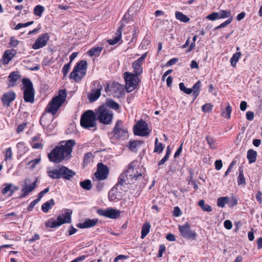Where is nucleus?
<instances>
[{"mask_svg": "<svg viewBox=\"0 0 262 262\" xmlns=\"http://www.w3.org/2000/svg\"><path fill=\"white\" fill-rule=\"evenodd\" d=\"M213 108V105L210 103H206L203 105L202 107V110L205 113H210Z\"/></svg>", "mask_w": 262, "mask_h": 262, "instance_id": "49530a36", "label": "nucleus"}, {"mask_svg": "<svg viewBox=\"0 0 262 262\" xmlns=\"http://www.w3.org/2000/svg\"><path fill=\"white\" fill-rule=\"evenodd\" d=\"M257 152L253 149H249L247 152V159L249 160V163L251 164L255 162L256 160Z\"/></svg>", "mask_w": 262, "mask_h": 262, "instance_id": "c756f323", "label": "nucleus"}, {"mask_svg": "<svg viewBox=\"0 0 262 262\" xmlns=\"http://www.w3.org/2000/svg\"><path fill=\"white\" fill-rule=\"evenodd\" d=\"M96 120L95 112L92 110H88L81 115L80 125L84 128H93V130H96L97 129Z\"/></svg>", "mask_w": 262, "mask_h": 262, "instance_id": "20e7f679", "label": "nucleus"}, {"mask_svg": "<svg viewBox=\"0 0 262 262\" xmlns=\"http://www.w3.org/2000/svg\"><path fill=\"white\" fill-rule=\"evenodd\" d=\"M179 88L181 91H183L185 93L187 94H190L192 93V91L189 88H187L185 87L184 83L181 82L179 84Z\"/></svg>", "mask_w": 262, "mask_h": 262, "instance_id": "a18cd8bd", "label": "nucleus"}, {"mask_svg": "<svg viewBox=\"0 0 262 262\" xmlns=\"http://www.w3.org/2000/svg\"><path fill=\"white\" fill-rule=\"evenodd\" d=\"M130 183H131V182L128 179V174L122 172L120 174L118 179V181L115 186L114 188L119 189L121 190L127 191V185Z\"/></svg>", "mask_w": 262, "mask_h": 262, "instance_id": "4468645a", "label": "nucleus"}, {"mask_svg": "<svg viewBox=\"0 0 262 262\" xmlns=\"http://www.w3.org/2000/svg\"><path fill=\"white\" fill-rule=\"evenodd\" d=\"M150 228V225L149 223L146 222L144 224L141 230V238L143 239L149 233Z\"/></svg>", "mask_w": 262, "mask_h": 262, "instance_id": "7c9ffc66", "label": "nucleus"}, {"mask_svg": "<svg viewBox=\"0 0 262 262\" xmlns=\"http://www.w3.org/2000/svg\"><path fill=\"white\" fill-rule=\"evenodd\" d=\"M123 173L128 174V179L131 183L137 180L142 177L141 173L139 172L137 169H135L134 162H132L128 165L127 169L124 170Z\"/></svg>", "mask_w": 262, "mask_h": 262, "instance_id": "f8f14e48", "label": "nucleus"}, {"mask_svg": "<svg viewBox=\"0 0 262 262\" xmlns=\"http://www.w3.org/2000/svg\"><path fill=\"white\" fill-rule=\"evenodd\" d=\"M97 222L98 219H88L82 223L78 224L77 227L80 229L91 228L95 226Z\"/></svg>", "mask_w": 262, "mask_h": 262, "instance_id": "412c9836", "label": "nucleus"}, {"mask_svg": "<svg viewBox=\"0 0 262 262\" xmlns=\"http://www.w3.org/2000/svg\"><path fill=\"white\" fill-rule=\"evenodd\" d=\"M87 62L85 60H81L78 62L71 73L69 78L76 82L81 80L86 73Z\"/></svg>", "mask_w": 262, "mask_h": 262, "instance_id": "39448f33", "label": "nucleus"}, {"mask_svg": "<svg viewBox=\"0 0 262 262\" xmlns=\"http://www.w3.org/2000/svg\"><path fill=\"white\" fill-rule=\"evenodd\" d=\"M158 139L156 138L155 141V147L154 149L155 152H161L163 150V145L162 143H158Z\"/></svg>", "mask_w": 262, "mask_h": 262, "instance_id": "c03bdc74", "label": "nucleus"}, {"mask_svg": "<svg viewBox=\"0 0 262 262\" xmlns=\"http://www.w3.org/2000/svg\"><path fill=\"white\" fill-rule=\"evenodd\" d=\"M224 225L225 228L228 230H230L232 228V223L230 220H227L225 221Z\"/></svg>", "mask_w": 262, "mask_h": 262, "instance_id": "bf43d9fd", "label": "nucleus"}, {"mask_svg": "<svg viewBox=\"0 0 262 262\" xmlns=\"http://www.w3.org/2000/svg\"><path fill=\"white\" fill-rule=\"evenodd\" d=\"M18 40L15 39L13 37H12L10 39V45L13 47H16L18 44Z\"/></svg>", "mask_w": 262, "mask_h": 262, "instance_id": "052dcab7", "label": "nucleus"}, {"mask_svg": "<svg viewBox=\"0 0 262 262\" xmlns=\"http://www.w3.org/2000/svg\"><path fill=\"white\" fill-rule=\"evenodd\" d=\"M37 180L34 182L31 185H25L21 189L22 194L20 198H23L27 196L30 192L32 191L36 186Z\"/></svg>", "mask_w": 262, "mask_h": 262, "instance_id": "4be33fe9", "label": "nucleus"}, {"mask_svg": "<svg viewBox=\"0 0 262 262\" xmlns=\"http://www.w3.org/2000/svg\"><path fill=\"white\" fill-rule=\"evenodd\" d=\"M218 14L219 19L232 17L230 11L222 10Z\"/></svg>", "mask_w": 262, "mask_h": 262, "instance_id": "a19ab883", "label": "nucleus"}, {"mask_svg": "<svg viewBox=\"0 0 262 262\" xmlns=\"http://www.w3.org/2000/svg\"><path fill=\"white\" fill-rule=\"evenodd\" d=\"M97 212L101 216L113 219H117L120 215V211L119 210L112 208H108L105 210L100 209L97 210Z\"/></svg>", "mask_w": 262, "mask_h": 262, "instance_id": "ddd939ff", "label": "nucleus"}, {"mask_svg": "<svg viewBox=\"0 0 262 262\" xmlns=\"http://www.w3.org/2000/svg\"><path fill=\"white\" fill-rule=\"evenodd\" d=\"M246 118L249 121L253 120L254 119V113L252 112L248 111L246 113Z\"/></svg>", "mask_w": 262, "mask_h": 262, "instance_id": "0e129e2a", "label": "nucleus"}, {"mask_svg": "<svg viewBox=\"0 0 262 262\" xmlns=\"http://www.w3.org/2000/svg\"><path fill=\"white\" fill-rule=\"evenodd\" d=\"M44 11V7L41 5H37L34 9V14L36 16L41 17Z\"/></svg>", "mask_w": 262, "mask_h": 262, "instance_id": "e433bc0d", "label": "nucleus"}, {"mask_svg": "<svg viewBox=\"0 0 262 262\" xmlns=\"http://www.w3.org/2000/svg\"><path fill=\"white\" fill-rule=\"evenodd\" d=\"M142 62L138 59L134 61L132 66L135 73L134 74L138 76L142 73Z\"/></svg>", "mask_w": 262, "mask_h": 262, "instance_id": "393cba45", "label": "nucleus"}, {"mask_svg": "<svg viewBox=\"0 0 262 262\" xmlns=\"http://www.w3.org/2000/svg\"><path fill=\"white\" fill-rule=\"evenodd\" d=\"M149 132L147 123L142 119L138 121L134 127V133L137 136H147Z\"/></svg>", "mask_w": 262, "mask_h": 262, "instance_id": "9d476101", "label": "nucleus"}, {"mask_svg": "<svg viewBox=\"0 0 262 262\" xmlns=\"http://www.w3.org/2000/svg\"><path fill=\"white\" fill-rule=\"evenodd\" d=\"M72 212V210L68 209H66L64 214L58 216L57 217L56 221L47 223L46 226L51 228H56L64 223H70L71 222V215Z\"/></svg>", "mask_w": 262, "mask_h": 262, "instance_id": "0eeeda50", "label": "nucleus"}, {"mask_svg": "<svg viewBox=\"0 0 262 262\" xmlns=\"http://www.w3.org/2000/svg\"><path fill=\"white\" fill-rule=\"evenodd\" d=\"M215 169L219 170L221 169L223 166L222 161L221 160H216L215 162Z\"/></svg>", "mask_w": 262, "mask_h": 262, "instance_id": "e2e57ef3", "label": "nucleus"}, {"mask_svg": "<svg viewBox=\"0 0 262 262\" xmlns=\"http://www.w3.org/2000/svg\"><path fill=\"white\" fill-rule=\"evenodd\" d=\"M105 105L107 106L109 109L112 108L115 110H117L119 108V104L112 100H107Z\"/></svg>", "mask_w": 262, "mask_h": 262, "instance_id": "f704fd0d", "label": "nucleus"}, {"mask_svg": "<svg viewBox=\"0 0 262 262\" xmlns=\"http://www.w3.org/2000/svg\"><path fill=\"white\" fill-rule=\"evenodd\" d=\"M201 82L200 80L198 81L192 87L190 88L192 91V95L195 99L199 95L201 90Z\"/></svg>", "mask_w": 262, "mask_h": 262, "instance_id": "bb28decb", "label": "nucleus"}, {"mask_svg": "<svg viewBox=\"0 0 262 262\" xmlns=\"http://www.w3.org/2000/svg\"><path fill=\"white\" fill-rule=\"evenodd\" d=\"M97 84V88L93 89L91 93L89 95V100L90 102L95 101L100 96L102 86L98 82H95L94 85Z\"/></svg>", "mask_w": 262, "mask_h": 262, "instance_id": "a211bd4d", "label": "nucleus"}, {"mask_svg": "<svg viewBox=\"0 0 262 262\" xmlns=\"http://www.w3.org/2000/svg\"><path fill=\"white\" fill-rule=\"evenodd\" d=\"M61 145L56 146L48 154L50 161L54 163H60L63 160H68L71 158L73 147L76 145L74 140L71 139L61 142Z\"/></svg>", "mask_w": 262, "mask_h": 262, "instance_id": "f257e3e1", "label": "nucleus"}, {"mask_svg": "<svg viewBox=\"0 0 262 262\" xmlns=\"http://www.w3.org/2000/svg\"><path fill=\"white\" fill-rule=\"evenodd\" d=\"M122 125V122L118 120L113 129V133L114 136L117 138H120L125 136V134L127 133V130L121 128Z\"/></svg>", "mask_w": 262, "mask_h": 262, "instance_id": "6ab92c4d", "label": "nucleus"}, {"mask_svg": "<svg viewBox=\"0 0 262 262\" xmlns=\"http://www.w3.org/2000/svg\"><path fill=\"white\" fill-rule=\"evenodd\" d=\"M80 186L84 189L90 190L92 187V182L90 180H85L80 182Z\"/></svg>", "mask_w": 262, "mask_h": 262, "instance_id": "c9c22d12", "label": "nucleus"}, {"mask_svg": "<svg viewBox=\"0 0 262 262\" xmlns=\"http://www.w3.org/2000/svg\"><path fill=\"white\" fill-rule=\"evenodd\" d=\"M16 54V51L14 50H6L3 56L2 62L3 64H7L12 59Z\"/></svg>", "mask_w": 262, "mask_h": 262, "instance_id": "5701e85b", "label": "nucleus"}, {"mask_svg": "<svg viewBox=\"0 0 262 262\" xmlns=\"http://www.w3.org/2000/svg\"><path fill=\"white\" fill-rule=\"evenodd\" d=\"M166 239L171 242H173L176 240V237L174 234L172 233H168L166 237Z\"/></svg>", "mask_w": 262, "mask_h": 262, "instance_id": "774afa93", "label": "nucleus"}, {"mask_svg": "<svg viewBox=\"0 0 262 262\" xmlns=\"http://www.w3.org/2000/svg\"><path fill=\"white\" fill-rule=\"evenodd\" d=\"M20 75L18 72H13L9 76V83L8 84L9 86L13 87L17 84V80H18Z\"/></svg>", "mask_w": 262, "mask_h": 262, "instance_id": "b1692460", "label": "nucleus"}, {"mask_svg": "<svg viewBox=\"0 0 262 262\" xmlns=\"http://www.w3.org/2000/svg\"><path fill=\"white\" fill-rule=\"evenodd\" d=\"M76 174L75 172L64 166H60V179L70 180Z\"/></svg>", "mask_w": 262, "mask_h": 262, "instance_id": "dca6fc26", "label": "nucleus"}, {"mask_svg": "<svg viewBox=\"0 0 262 262\" xmlns=\"http://www.w3.org/2000/svg\"><path fill=\"white\" fill-rule=\"evenodd\" d=\"M232 112V107L229 104L227 106L225 110L222 113V115L227 119L230 118V115Z\"/></svg>", "mask_w": 262, "mask_h": 262, "instance_id": "79ce46f5", "label": "nucleus"}, {"mask_svg": "<svg viewBox=\"0 0 262 262\" xmlns=\"http://www.w3.org/2000/svg\"><path fill=\"white\" fill-rule=\"evenodd\" d=\"M179 59L177 58H173L170 59L166 63V66H171L178 61Z\"/></svg>", "mask_w": 262, "mask_h": 262, "instance_id": "69168bd1", "label": "nucleus"}, {"mask_svg": "<svg viewBox=\"0 0 262 262\" xmlns=\"http://www.w3.org/2000/svg\"><path fill=\"white\" fill-rule=\"evenodd\" d=\"M33 23H34V21H29V22H28L27 23H24V24H23V23L18 24L15 26V30H18V29H20L21 28L28 27V26L33 24Z\"/></svg>", "mask_w": 262, "mask_h": 262, "instance_id": "8fccbe9b", "label": "nucleus"}, {"mask_svg": "<svg viewBox=\"0 0 262 262\" xmlns=\"http://www.w3.org/2000/svg\"><path fill=\"white\" fill-rule=\"evenodd\" d=\"M108 174V167L101 163H99L97 165V169L94 173V177H93V181L104 180L107 177Z\"/></svg>", "mask_w": 262, "mask_h": 262, "instance_id": "9b49d317", "label": "nucleus"}, {"mask_svg": "<svg viewBox=\"0 0 262 262\" xmlns=\"http://www.w3.org/2000/svg\"><path fill=\"white\" fill-rule=\"evenodd\" d=\"M24 85V99L26 102L33 103L34 102L35 90L31 81L28 78L22 80Z\"/></svg>", "mask_w": 262, "mask_h": 262, "instance_id": "423d86ee", "label": "nucleus"}, {"mask_svg": "<svg viewBox=\"0 0 262 262\" xmlns=\"http://www.w3.org/2000/svg\"><path fill=\"white\" fill-rule=\"evenodd\" d=\"M47 172L48 176L52 179H60V166L57 168L48 169Z\"/></svg>", "mask_w": 262, "mask_h": 262, "instance_id": "a878e982", "label": "nucleus"}, {"mask_svg": "<svg viewBox=\"0 0 262 262\" xmlns=\"http://www.w3.org/2000/svg\"><path fill=\"white\" fill-rule=\"evenodd\" d=\"M55 205L54 200L51 199L49 201L46 202L42 205L41 209L45 213H47Z\"/></svg>", "mask_w": 262, "mask_h": 262, "instance_id": "cd10ccee", "label": "nucleus"}, {"mask_svg": "<svg viewBox=\"0 0 262 262\" xmlns=\"http://www.w3.org/2000/svg\"><path fill=\"white\" fill-rule=\"evenodd\" d=\"M242 53L240 52H238L234 54L232 57L230 59V63L232 67H235L238 62Z\"/></svg>", "mask_w": 262, "mask_h": 262, "instance_id": "473e14b6", "label": "nucleus"}, {"mask_svg": "<svg viewBox=\"0 0 262 262\" xmlns=\"http://www.w3.org/2000/svg\"><path fill=\"white\" fill-rule=\"evenodd\" d=\"M12 152L11 148L9 147L8 148H7L6 151L5 159V160L6 161H7L8 160H11L12 159Z\"/></svg>", "mask_w": 262, "mask_h": 262, "instance_id": "864d4df0", "label": "nucleus"}, {"mask_svg": "<svg viewBox=\"0 0 262 262\" xmlns=\"http://www.w3.org/2000/svg\"><path fill=\"white\" fill-rule=\"evenodd\" d=\"M97 120L101 123L108 125L112 123L114 114L107 106L102 105L95 110Z\"/></svg>", "mask_w": 262, "mask_h": 262, "instance_id": "7ed1b4c3", "label": "nucleus"}, {"mask_svg": "<svg viewBox=\"0 0 262 262\" xmlns=\"http://www.w3.org/2000/svg\"><path fill=\"white\" fill-rule=\"evenodd\" d=\"M199 205L201 207L203 211H206L207 212H211L212 211L211 207L208 204H205V201L203 200H202L199 202Z\"/></svg>", "mask_w": 262, "mask_h": 262, "instance_id": "ea45409f", "label": "nucleus"}, {"mask_svg": "<svg viewBox=\"0 0 262 262\" xmlns=\"http://www.w3.org/2000/svg\"><path fill=\"white\" fill-rule=\"evenodd\" d=\"M40 159H35L29 161L27 165L29 166L30 168L34 169L35 166L40 162Z\"/></svg>", "mask_w": 262, "mask_h": 262, "instance_id": "de8ad7c7", "label": "nucleus"}, {"mask_svg": "<svg viewBox=\"0 0 262 262\" xmlns=\"http://www.w3.org/2000/svg\"><path fill=\"white\" fill-rule=\"evenodd\" d=\"M71 66V63L69 62V63L66 64L64 65L63 69H62V73L63 74V78L66 77V76L67 75V74L69 72V71L70 70Z\"/></svg>", "mask_w": 262, "mask_h": 262, "instance_id": "3c124183", "label": "nucleus"}, {"mask_svg": "<svg viewBox=\"0 0 262 262\" xmlns=\"http://www.w3.org/2000/svg\"><path fill=\"white\" fill-rule=\"evenodd\" d=\"M173 215L176 217L180 216L182 214V211L179 207H175L173 211Z\"/></svg>", "mask_w": 262, "mask_h": 262, "instance_id": "13d9d810", "label": "nucleus"}, {"mask_svg": "<svg viewBox=\"0 0 262 262\" xmlns=\"http://www.w3.org/2000/svg\"><path fill=\"white\" fill-rule=\"evenodd\" d=\"M237 184L238 185L246 184V180L244 176L243 170L242 168L239 169V175L237 178Z\"/></svg>", "mask_w": 262, "mask_h": 262, "instance_id": "4c0bfd02", "label": "nucleus"}, {"mask_svg": "<svg viewBox=\"0 0 262 262\" xmlns=\"http://www.w3.org/2000/svg\"><path fill=\"white\" fill-rule=\"evenodd\" d=\"M179 230L181 235L185 238L195 239L196 238V233L191 229V226L188 223L183 225H179Z\"/></svg>", "mask_w": 262, "mask_h": 262, "instance_id": "1a4fd4ad", "label": "nucleus"}, {"mask_svg": "<svg viewBox=\"0 0 262 262\" xmlns=\"http://www.w3.org/2000/svg\"><path fill=\"white\" fill-rule=\"evenodd\" d=\"M13 184L11 183L6 184V187L3 189L2 192L3 194H6L8 191L11 192L12 187Z\"/></svg>", "mask_w": 262, "mask_h": 262, "instance_id": "603ef678", "label": "nucleus"}, {"mask_svg": "<svg viewBox=\"0 0 262 262\" xmlns=\"http://www.w3.org/2000/svg\"><path fill=\"white\" fill-rule=\"evenodd\" d=\"M206 18L212 21L219 19L218 12H213L207 15Z\"/></svg>", "mask_w": 262, "mask_h": 262, "instance_id": "09e8293b", "label": "nucleus"}, {"mask_svg": "<svg viewBox=\"0 0 262 262\" xmlns=\"http://www.w3.org/2000/svg\"><path fill=\"white\" fill-rule=\"evenodd\" d=\"M101 180H98V181H93L94 182H95L96 184V187L98 191H101L103 187V183L101 182Z\"/></svg>", "mask_w": 262, "mask_h": 262, "instance_id": "6e6d98bb", "label": "nucleus"}, {"mask_svg": "<svg viewBox=\"0 0 262 262\" xmlns=\"http://www.w3.org/2000/svg\"><path fill=\"white\" fill-rule=\"evenodd\" d=\"M102 47H95V48H93L92 49H91V50H90L88 53L89 54V56H90L91 57H93V56H98L101 51L102 50Z\"/></svg>", "mask_w": 262, "mask_h": 262, "instance_id": "2f4dec72", "label": "nucleus"}, {"mask_svg": "<svg viewBox=\"0 0 262 262\" xmlns=\"http://www.w3.org/2000/svg\"><path fill=\"white\" fill-rule=\"evenodd\" d=\"M124 24H122L120 26L116 33V36L113 39L108 40V42L110 45H114L119 42L121 38L122 32L124 30Z\"/></svg>", "mask_w": 262, "mask_h": 262, "instance_id": "aec40b11", "label": "nucleus"}, {"mask_svg": "<svg viewBox=\"0 0 262 262\" xmlns=\"http://www.w3.org/2000/svg\"><path fill=\"white\" fill-rule=\"evenodd\" d=\"M229 198L228 196L221 197L217 199V205L221 207H224L225 205L228 202Z\"/></svg>", "mask_w": 262, "mask_h": 262, "instance_id": "58836bf2", "label": "nucleus"}, {"mask_svg": "<svg viewBox=\"0 0 262 262\" xmlns=\"http://www.w3.org/2000/svg\"><path fill=\"white\" fill-rule=\"evenodd\" d=\"M165 246L164 245H160L159 247V252L157 256L158 257H161L162 256L163 252L165 251Z\"/></svg>", "mask_w": 262, "mask_h": 262, "instance_id": "4d7b16f0", "label": "nucleus"}, {"mask_svg": "<svg viewBox=\"0 0 262 262\" xmlns=\"http://www.w3.org/2000/svg\"><path fill=\"white\" fill-rule=\"evenodd\" d=\"M15 98L16 95L14 92L9 91L4 93L1 99L4 105L6 107H9L10 105V103L14 100Z\"/></svg>", "mask_w": 262, "mask_h": 262, "instance_id": "f3484780", "label": "nucleus"}, {"mask_svg": "<svg viewBox=\"0 0 262 262\" xmlns=\"http://www.w3.org/2000/svg\"><path fill=\"white\" fill-rule=\"evenodd\" d=\"M49 191V188L48 187L46 189H45L43 190L40 191L38 194V199L40 200V199L42 198L43 195L45 194V193H48V192Z\"/></svg>", "mask_w": 262, "mask_h": 262, "instance_id": "680f3d73", "label": "nucleus"}, {"mask_svg": "<svg viewBox=\"0 0 262 262\" xmlns=\"http://www.w3.org/2000/svg\"><path fill=\"white\" fill-rule=\"evenodd\" d=\"M124 78L125 81V89L128 93L133 91L137 88L140 81L138 76L128 72L124 73Z\"/></svg>", "mask_w": 262, "mask_h": 262, "instance_id": "6e6552de", "label": "nucleus"}, {"mask_svg": "<svg viewBox=\"0 0 262 262\" xmlns=\"http://www.w3.org/2000/svg\"><path fill=\"white\" fill-rule=\"evenodd\" d=\"M143 143L140 141H130L129 142L128 147L130 150L134 152L137 151L138 148Z\"/></svg>", "mask_w": 262, "mask_h": 262, "instance_id": "c85d7f7f", "label": "nucleus"}, {"mask_svg": "<svg viewBox=\"0 0 262 262\" xmlns=\"http://www.w3.org/2000/svg\"><path fill=\"white\" fill-rule=\"evenodd\" d=\"M40 201V200L37 198L32 201L30 205L28 206L27 210L29 211H32L34 207Z\"/></svg>", "mask_w": 262, "mask_h": 262, "instance_id": "5fc2aeb1", "label": "nucleus"}, {"mask_svg": "<svg viewBox=\"0 0 262 262\" xmlns=\"http://www.w3.org/2000/svg\"><path fill=\"white\" fill-rule=\"evenodd\" d=\"M232 17L229 18L225 22L220 24V27H222V28L225 27L226 26H227V25L230 24L231 23V22L232 21Z\"/></svg>", "mask_w": 262, "mask_h": 262, "instance_id": "338daca9", "label": "nucleus"}, {"mask_svg": "<svg viewBox=\"0 0 262 262\" xmlns=\"http://www.w3.org/2000/svg\"><path fill=\"white\" fill-rule=\"evenodd\" d=\"M49 39V35L48 33L41 34L37 38L35 43L33 45V48L34 49H38L46 46Z\"/></svg>", "mask_w": 262, "mask_h": 262, "instance_id": "2eb2a0df", "label": "nucleus"}, {"mask_svg": "<svg viewBox=\"0 0 262 262\" xmlns=\"http://www.w3.org/2000/svg\"><path fill=\"white\" fill-rule=\"evenodd\" d=\"M67 95L66 90H60L58 95L53 97L51 101L49 102L46 108V111L51 113L53 115H55L59 108L65 101Z\"/></svg>", "mask_w": 262, "mask_h": 262, "instance_id": "f03ea898", "label": "nucleus"}, {"mask_svg": "<svg viewBox=\"0 0 262 262\" xmlns=\"http://www.w3.org/2000/svg\"><path fill=\"white\" fill-rule=\"evenodd\" d=\"M208 144L209 145L210 147L212 149H215L216 148V143L215 140L212 137L207 136L206 137Z\"/></svg>", "mask_w": 262, "mask_h": 262, "instance_id": "37998d69", "label": "nucleus"}, {"mask_svg": "<svg viewBox=\"0 0 262 262\" xmlns=\"http://www.w3.org/2000/svg\"><path fill=\"white\" fill-rule=\"evenodd\" d=\"M176 17L177 19L184 22L187 23L190 20L189 17H188L186 15L183 14L182 12L177 11L175 14Z\"/></svg>", "mask_w": 262, "mask_h": 262, "instance_id": "72a5a7b5", "label": "nucleus"}]
</instances>
